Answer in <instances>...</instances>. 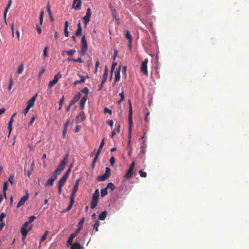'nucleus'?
<instances>
[{"instance_id": "4d7b16f0", "label": "nucleus", "mask_w": 249, "mask_h": 249, "mask_svg": "<svg viewBox=\"0 0 249 249\" xmlns=\"http://www.w3.org/2000/svg\"><path fill=\"white\" fill-rule=\"evenodd\" d=\"M119 95L121 97V99H120V100L118 101V103L120 104V103H121V102H122V101H123L124 99V91H123L121 93H119Z\"/></svg>"}, {"instance_id": "774afa93", "label": "nucleus", "mask_w": 249, "mask_h": 249, "mask_svg": "<svg viewBox=\"0 0 249 249\" xmlns=\"http://www.w3.org/2000/svg\"><path fill=\"white\" fill-rule=\"evenodd\" d=\"M80 129H81V126L80 125H77L74 128V132H78Z\"/></svg>"}, {"instance_id": "c03bdc74", "label": "nucleus", "mask_w": 249, "mask_h": 249, "mask_svg": "<svg viewBox=\"0 0 249 249\" xmlns=\"http://www.w3.org/2000/svg\"><path fill=\"white\" fill-rule=\"evenodd\" d=\"M53 185V180L52 179V177L46 180L45 183V185Z\"/></svg>"}, {"instance_id": "4be33fe9", "label": "nucleus", "mask_w": 249, "mask_h": 249, "mask_svg": "<svg viewBox=\"0 0 249 249\" xmlns=\"http://www.w3.org/2000/svg\"><path fill=\"white\" fill-rule=\"evenodd\" d=\"M76 235H77V232H74V233H71V234L69 236V238L67 240V242L69 244H70V245H71V244L73 242V239H74V237H75V236H76Z\"/></svg>"}, {"instance_id": "f03ea898", "label": "nucleus", "mask_w": 249, "mask_h": 249, "mask_svg": "<svg viewBox=\"0 0 249 249\" xmlns=\"http://www.w3.org/2000/svg\"><path fill=\"white\" fill-rule=\"evenodd\" d=\"M88 49L87 40L85 36H83L81 39V54L85 56Z\"/></svg>"}, {"instance_id": "c9c22d12", "label": "nucleus", "mask_w": 249, "mask_h": 249, "mask_svg": "<svg viewBox=\"0 0 249 249\" xmlns=\"http://www.w3.org/2000/svg\"><path fill=\"white\" fill-rule=\"evenodd\" d=\"M93 195L94 196L97 203L98 202V199H99V196H100V194H99V189H96L95 190V192L94 193H93Z\"/></svg>"}, {"instance_id": "69168bd1", "label": "nucleus", "mask_w": 249, "mask_h": 249, "mask_svg": "<svg viewBox=\"0 0 249 249\" xmlns=\"http://www.w3.org/2000/svg\"><path fill=\"white\" fill-rule=\"evenodd\" d=\"M29 106H28V104L27 103V106L25 108H24V109H23V113L24 115V116H25V115L27 114V112H28L29 111Z\"/></svg>"}, {"instance_id": "72a5a7b5", "label": "nucleus", "mask_w": 249, "mask_h": 249, "mask_svg": "<svg viewBox=\"0 0 249 249\" xmlns=\"http://www.w3.org/2000/svg\"><path fill=\"white\" fill-rule=\"evenodd\" d=\"M59 181L60 184H61L62 187H63V185H64V184L65 183V182L66 181L65 174H64L63 175V176H62V177L60 179H59Z\"/></svg>"}, {"instance_id": "0e129e2a", "label": "nucleus", "mask_w": 249, "mask_h": 249, "mask_svg": "<svg viewBox=\"0 0 249 249\" xmlns=\"http://www.w3.org/2000/svg\"><path fill=\"white\" fill-rule=\"evenodd\" d=\"M110 162L111 166H114L115 162V159L114 156H111L110 159Z\"/></svg>"}, {"instance_id": "680f3d73", "label": "nucleus", "mask_w": 249, "mask_h": 249, "mask_svg": "<svg viewBox=\"0 0 249 249\" xmlns=\"http://www.w3.org/2000/svg\"><path fill=\"white\" fill-rule=\"evenodd\" d=\"M62 186L59 181V182L58 184V192L60 195V194L62 193Z\"/></svg>"}, {"instance_id": "f8f14e48", "label": "nucleus", "mask_w": 249, "mask_h": 249, "mask_svg": "<svg viewBox=\"0 0 249 249\" xmlns=\"http://www.w3.org/2000/svg\"><path fill=\"white\" fill-rule=\"evenodd\" d=\"M29 198V195L28 193H26L25 196H23L21 197L19 201H18V204H17V207H20L21 205H23L24 204H25L26 201Z\"/></svg>"}, {"instance_id": "5fc2aeb1", "label": "nucleus", "mask_w": 249, "mask_h": 249, "mask_svg": "<svg viewBox=\"0 0 249 249\" xmlns=\"http://www.w3.org/2000/svg\"><path fill=\"white\" fill-rule=\"evenodd\" d=\"M71 173V169L70 168V167H69L68 169L65 172V178H66V180H67V178L70 176V174Z\"/></svg>"}, {"instance_id": "c85d7f7f", "label": "nucleus", "mask_w": 249, "mask_h": 249, "mask_svg": "<svg viewBox=\"0 0 249 249\" xmlns=\"http://www.w3.org/2000/svg\"><path fill=\"white\" fill-rule=\"evenodd\" d=\"M125 36L126 37V38L128 40V42H132V37L129 31H128V30H125Z\"/></svg>"}, {"instance_id": "c756f323", "label": "nucleus", "mask_w": 249, "mask_h": 249, "mask_svg": "<svg viewBox=\"0 0 249 249\" xmlns=\"http://www.w3.org/2000/svg\"><path fill=\"white\" fill-rule=\"evenodd\" d=\"M14 121V119L13 118H11V119L9 120L8 124V129L9 130V134H10L12 130V124Z\"/></svg>"}, {"instance_id": "09e8293b", "label": "nucleus", "mask_w": 249, "mask_h": 249, "mask_svg": "<svg viewBox=\"0 0 249 249\" xmlns=\"http://www.w3.org/2000/svg\"><path fill=\"white\" fill-rule=\"evenodd\" d=\"M108 188H110L111 190H114L116 187L115 185L112 183V182H108L107 183V189Z\"/></svg>"}, {"instance_id": "f3484780", "label": "nucleus", "mask_w": 249, "mask_h": 249, "mask_svg": "<svg viewBox=\"0 0 249 249\" xmlns=\"http://www.w3.org/2000/svg\"><path fill=\"white\" fill-rule=\"evenodd\" d=\"M78 75L80 77V80H76V81H74L73 83L74 86H76L78 84H81V83L85 82L86 80V77H85V76H80V73H78Z\"/></svg>"}, {"instance_id": "a211bd4d", "label": "nucleus", "mask_w": 249, "mask_h": 249, "mask_svg": "<svg viewBox=\"0 0 249 249\" xmlns=\"http://www.w3.org/2000/svg\"><path fill=\"white\" fill-rule=\"evenodd\" d=\"M85 217H83V218H82L80 220L79 222H78V228L77 229V230L76 231V235L77 234V232L78 231H80L81 230L82 228H83V224L85 222Z\"/></svg>"}, {"instance_id": "423d86ee", "label": "nucleus", "mask_w": 249, "mask_h": 249, "mask_svg": "<svg viewBox=\"0 0 249 249\" xmlns=\"http://www.w3.org/2000/svg\"><path fill=\"white\" fill-rule=\"evenodd\" d=\"M148 62V58H145V59L142 62L141 64V71L143 74L147 75L148 71L147 70V63Z\"/></svg>"}, {"instance_id": "79ce46f5", "label": "nucleus", "mask_w": 249, "mask_h": 249, "mask_svg": "<svg viewBox=\"0 0 249 249\" xmlns=\"http://www.w3.org/2000/svg\"><path fill=\"white\" fill-rule=\"evenodd\" d=\"M100 225V221L99 220H97L95 224L93 225V228L95 229L96 231H98L99 230V227Z\"/></svg>"}, {"instance_id": "39448f33", "label": "nucleus", "mask_w": 249, "mask_h": 249, "mask_svg": "<svg viewBox=\"0 0 249 249\" xmlns=\"http://www.w3.org/2000/svg\"><path fill=\"white\" fill-rule=\"evenodd\" d=\"M110 175L111 170L110 168H109V167H106L105 173L102 175H100L98 176L97 179L99 181H103V180H105V179H107V178H109Z\"/></svg>"}, {"instance_id": "1a4fd4ad", "label": "nucleus", "mask_w": 249, "mask_h": 249, "mask_svg": "<svg viewBox=\"0 0 249 249\" xmlns=\"http://www.w3.org/2000/svg\"><path fill=\"white\" fill-rule=\"evenodd\" d=\"M62 75L60 73V72H58L57 74H55L54 76V78L52 81H50L48 84V87H50V88H51V87H53V85H55L57 82L58 81V79L59 78L61 77Z\"/></svg>"}, {"instance_id": "6e6552de", "label": "nucleus", "mask_w": 249, "mask_h": 249, "mask_svg": "<svg viewBox=\"0 0 249 249\" xmlns=\"http://www.w3.org/2000/svg\"><path fill=\"white\" fill-rule=\"evenodd\" d=\"M108 72V70L107 67H106V68L105 69L104 73L103 75V79L102 80L101 83H100V84L99 86V88H98V91L101 90V89H103V84H104L105 81H106L107 79Z\"/></svg>"}, {"instance_id": "4468645a", "label": "nucleus", "mask_w": 249, "mask_h": 249, "mask_svg": "<svg viewBox=\"0 0 249 249\" xmlns=\"http://www.w3.org/2000/svg\"><path fill=\"white\" fill-rule=\"evenodd\" d=\"M37 97V94H36L35 95L33 96V97H32L29 100H28V106L29 110L31 108V107H32L34 106Z\"/></svg>"}, {"instance_id": "393cba45", "label": "nucleus", "mask_w": 249, "mask_h": 249, "mask_svg": "<svg viewBox=\"0 0 249 249\" xmlns=\"http://www.w3.org/2000/svg\"><path fill=\"white\" fill-rule=\"evenodd\" d=\"M76 51L73 49V50H70V51H64L62 53L63 54H64L66 53L68 56H73V54L75 53Z\"/></svg>"}, {"instance_id": "2f4dec72", "label": "nucleus", "mask_w": 249, "mask_h": 249, "mask_svg": "<svg viewBox=\"0 0 249 249\" xmlns=\"http://www.w3.org/2000/svg\"><path fill=\"white\" fill-rule=\"evenodd\" d=\"M34 165V161H33L32 163H31V167L30 168V169H28L27 171V175L28 177V178H30L31 174H32V172L33 171V166Z\"/></svg>"}, {"instance_id": "8fccbe9b", "label": "nucleus", "mask_w": 249, "mask_h": 249, "mask_svg": "<svg viewBox=\"0 0 249 249\" xmlns=\"http://www.w3.org/2000/svg\"><path fill=\"white\" fill-rule=\"evenodd\" d=\"M139 174L141 178H146L147 177V173H146V172H143L142 171V170H140Z\"/></svg>"}, {"instance_id": "dca6fc26", "label": "nucleus", "mask_w": 249, "mask_h": 249, "mask_svg": "<svg viewBox=\"0 0 249 249\" xmlns=\"http://www.w3.org/2000/svg\"><path fill=\"white\" fill-rule=\"evenodd\" d=\"M87 99H88V96H86V95H85L83 97L81 98V99L80 100L79 105H80V107L82 110H83V109L85 108V106L86 102L87 101Z\"/></svg>"}, {"instance_id": "bf43d9fd", "label": "nucleus", "mask_w": 249, "mask_h": 249, "mask_svg": "<svg viewBox=\"0 0 249 249\" xmlns=\"http://www.w3.org/2000/svg\"><path fill=\"white\" fill-rule=\"evenodd\" d=\"M131 133H130V132H129V135H128V148H131Z\"/></svg>"}, {"instance_id": "37998d69", "label": "nucleus", "mask_w": 249, "mask_h": 249, "mask_svg": "<svg viewBox=\"0 0 249 249\" xmlns=\"http://www.w3.org/2000/svg\"><path fill=\"white\" fill-rule=\"evenodd\" d=\"M48 232H49L48 231H45V232L44 233V234L42 235V236L40 238V242H43V241H44V240H45V239L46 238V236H47V235L48 234Z\"/></svg>"}, {"instance_id": "338daca9", "label": "nucleus", "mask_w": 249, "mask_h": 249, "mask_svg": "<svg viewBox=\"0 0 249 249\" xmlns=\"http://www.w3.org/2000/svg\"><path fill=\"white\" fill-rule=\"evenodd\" d=\"M107 124H109L110 126L112 127L114 124V122L113 120H112V119H109L107 121Z\"/></svg>"}, {"instance_id": "13d9d810", "label": "nucleus", "mask_w": 249, "mask_h": 249, "mask_svg": "<svg viewBox=\"0 0 249 249\" xmlns=\"http://www.w3.org/2000/svg\"><path fill=\"white\" fill-rule=\"evenodd\" d=\"M99 65H100V62L99 61V60H97L95 62V71H94L95 73H97V72L98 71V67H99Z\"/></svg>"}, {"instance_id": "aec40b11", "label": "nucleus", "mask_w": 249, "mask_h": 249, "mask_svg": "<svg viewBox=\"0 0 249 249\" xmlns=\"http://www.w3.org/2000/svg\"><path fill=\"white\" fill-rule=\"evenodd\" d=\"M47 11H48V14H49V16L50 17L51 21H53L54 18H53V16L52 11L51 10V6H50L49 3H48V4L47 5Z\"/></svg>"}, {"instance_id": "f257e3e1", "label": "nucleus", "mask_w": 249, "mask_h": 249, "mask_svg": "<svg viewBox=\"0 0 249 249\" xmlns=\"http://www.w3.org/2000/svg\"><path fill=\"white\" fill-rule=\"evenodd\" d=\"M36 216H30L28 218V221L25 222L20 228V232L22 234V240H24L27 236L28 232L31 230L33 227V224H30L31 222H33L36 219Z\"/></svg>"}, {"instance_id": "5701e85b", "label": "nucleus", "mask_w": 249, "mask_h": 249, "mask_svg": "<svg viewBox=\"0 0 249 249\" xmlns=\"http://www.w3.org/2000/svg\"><path fill=\"white\" fill-rule=\"evenodd\" d=\"M107 213H108L107 211H103V212H102L99 216V219L105 220V218H106V217H107Z\"/></svg>"}, {"instance_id": "4c0bfd02", "label": "nucleus", "mask_w": 249, "mask_h": 249, "mask_svg": "<svg viewBox=\"0 0 249 249\" xmlns=\"http://www.w3.org/2000/svg\"><path fill=\"white\" fill-rule=\"evenodd\" d=\"M44 18V10L40 11V14L39 16V22L40 24L42 25Z\"/></svg>"}, {"instance_id": "6e6d98bb", "label": "nucleus", "mask_w": 249, "mask_h": 249, "mask_svg": "<svg viewBox=\"0 0 249 249\" xmlns=\"http://www.w3.org/2000/svg\"><path fill=\"white\" fill-rule=\"evenodd\" d=\"M116 63H113L111 67V78L112 77L113 72L115 68V66H116Z\"/></svg>"}, {"instance_id": "e433bc0d", "label": "nucleus", "mask_w": 249, "mask_h": 249, "mask_svg": "<svg viewBox=\"0 0 249 249\" xmlns=\"http://www.w3.org/2000/svg\"><path fill=\"white\" fill-rule=\"evenodd\" d=\"M24 68V64L23 63H22L19 67H18L17 69V72L18 74H21L22 73V71H23Z\"/></svg>"}, {"instance_id": "ddd939ff", "label": "nucleus", "mask_w": 249, "mask_h": 249, "mask_svg": "<svg viewBox=\"0 0 249 249\" xmlns=\"http://www.w3.org/2000/svg\"><path fill=\"white\" fill-rule=\"evenodd\" d=\"M120 71L121 67H119L118 69H117L115 72V78L113 82V85H115L116 83L117 82V81H119L120 79Z\"/></svg>"}, {"instance_id": "3c124183", "label": "nucleus", "mask_w": 249, "mask_h": 249, "mask_svg": "<svg viewBox=\"0 0 249 249\" xmlns=\"http://www.w3.org/2000/svg\"><path fill=\"white\" fill-rule=\"evenodd\" d=\"M8 180L9 182L13 185L14 183V175H10Z\"/></svg>"}, {"instance_id": "603ef678", "label": "nucleus", "mask_w": 249, "mask_h": 249, "mask_svg": "<svg viewBox=\"0 0 249 249\" xmlns=\"http://www.w3.org/2000/svg\"><path fill=\"white\" fill-rule=\"evenodd\" d=\"M48 46H45L44 49V51H43V56L44 57H47V56H48V53H47V50H48Z\"/></svg>"}, {"instance_id": "9b49d317", "label": "nucleus", "mask_w": 249, "mask_h": 249, "mask_svg": "<svg viewBox=\"0 0 249 249\" xmlns=\"http://www.w3.org/2000/svg\"><path fill=\"white\" fill-rule=\"evenodd\" d=\"M134 167L135 163L134 162H132L124 176L125 178H131V177L133 176V171L134 170Z\"/></svg>"}, {"instance_id": "473e14b6", "label": "nucleus", "mask_w": 249, "mask_h": 249, "mask_svg": "<svg viewBox=\"0 0 249 249\" xmlns=\"http://www.w3.org/2000/svg\"><path fill=\"white\" fill-rule=\"evenodd\" d=\"M64 99H65V96L64 95H63L62 98H61L60 100H59V108H58V109L59 110H61V109H62V107L63 106V104H64Z\"/></svg>"}, {"instance_id": "f704fd0d", "label": "nucleus", "mask_w": 249, "mask_h": 249, "mask_svg": "<svg viewBox=\"0 0 249 249\" xmlns=\"http://www.w3.org/2000/svg\"><path fill=\"white\" fill-rule=\"evenodd\" d=\"M68 61H69V62H71V61H72V62H83V59H82L81 58H68Z\"/></svg>"}, {"instance_id": "6ab92c4d", "label": "nucleus", "mask_w": 249, "mask_h": 249, "mask_svg": "<svg viewBox=\"0 0 249 249\" xmlns=\"http://www.w3.org/2000/svg\"><path fill=\"white\" fill-rule=\"evenodd\" d=\"M81 97V94H80V92L77 93L71 100V104H72V105H73V104H75V103L77 102V101L79 100Z\"/></svg>"}, {"instance_id": "052dcab7", "label": "nucleus", "mask_w": 249, "mask_h": 249, "mask_svg": "<svg viewBox=\"0 0 249 249\" xmlns=\"http://www.w3.org/2000/svg\"><path fill=\"white\" fill-rule=\"evenodd\" d=\"M105 143V138H103L99 145L100 152H101L102 149L103 148V146L104 145Z\"/></svg>"}, {"instance_id": "a19ab883", "label": "nucleus", "mask_w": 249, "mask_h": 249, "mask_svg": "<svg viewBox=\"0 0 249 249\" xmlns=\"http://www.w3.org/2000/svg\"><path fill=\"white\" fill-rule=\"evenodd\" d=\"M9 10V7L8 6V4H7V6L6 7V8L4 10V11L3 18H4L5 22H6L7 14V12Z\"/></svg>"}, {"instance_id": "bb28decb", "label": "nucleus", "mask_w": 249, "mask_h": 249, "mask_svg": "<svg viewBox=\"0 0 249 249\" xmlns=\"http://www.w3.org/2000/svg\"><path fill=\"white\" fill-rule=\"evenodd\" d=\"M58 170H57V169L56 168V169H55V170L53 172V174L52 175V179H53V183H54V180H55V179H57V177H58Z\"/></svg>"}, {"instance_id": "0eeeda50", "label": "nucleus", "mask_w": 249, "mask_h": 249, "mask_svg": "<svg viewBox=\"0 0 249 249\" xmlns=\"http://www.w3.org/2000/svg\"><path fill=\"white\" fill-rule=\"evenodd\" d=\"M91 15L92 14L90 8H88L86 15L83 17L84 20L85 26H87L88 23L90 21Z\"/></svg>"}, {"instance_id": "49530a36", "label": "nucleus", "mask_w": 249, "mask_h": 249, "mask_svg": "<svg viewBox=\"0 0 249 249\" xmlns=\"http://www.w3.org/2000/svg\"><path fill=\"white\" fill-rule=\"evenodd\" d=\"M82 34V28H77L76 30L75 35L76 36H81Z\"/></svg>"}, {"instance_id": "58836bf2", "label": "nucleus", "mask_w": 249, "mask_h": 249, "mask_svg": "<svg viewBox=\"0 0 249 249\" xmlns=\"http://www.w3.org/2000/svg\"><path fill=\"white\" fill-rule=\"evenodd\" d=\"M9 10V7L8 6V4H7V6L6 7V8L4 10V11L3 18H4L5 22H6L7 14V12Z\"/></svg>"}, {"instance_id": "20e7f679", "label": "nucleus", "mask_w": 249, "mask_h": 249, "mask_svg": "<svg viewBox=\"0 0 249 249\" xmlns=\"http://www.w3.org/2000/svg\"><path fill=\"white\" fill-rule=\"evenodd\" d=\"M129 114H128V121H129V132L131 133V128L133 125V108L132 107L130 100L129 101Z\"/></svg>"}, {"instance_id": "864d4df0", "label": "nucleus", "mask_w": 249, "mask_h": 249, "mask_svg": "<svg viewBox=\"0 0 249 249\" xmlns=\"http://www.w3.org/2000/svg\"><path fill=\"white\" fill-rule=\"evenodd\" d=\"M71 173V169L70 168V167H69L68 169L65 172V178H66V180H67V178L70 176V174Z\"/></svg>"}, {"instance_id": "412c9836", "label": "nucleus", "mask_w": 249, "mask_h": 249, "mask_svg": "<svg viewBox=\"0 0 249 249\" xmlns=\"http://www.w3.org/2000/svg\"><path fill=\"white\" fill-rule=\"evenodd\" d=\"M97 204L98 203L96 199H95L94 196L92 195V201L90 203V208L91 209H94V208H95L96 206H97Z\"/></svg>"}, {"instance_id": "de8ad7c7", "label": "nucleus", "mask_w": 249, "mask_h": 249, "mask_svg": "<svg viewBox=\"0 0 249 249\" xmlns=\"http://www.w3.org/2000/svg\"><path fill=\"white\" fill-rule=\"evenodd\" d=\"M81 92L84 93L86 96H88V94L89 92V88H87V87H86V88H83V89L81 90Z\"/></svg>"}, {"instance_id": "b1692460", "label": "nucleus", "mask_w": 249, "mask_h": 249, "mask_svg": "<svg viewBox=\"0 0 249 249\" xmlns=\"http://www.w3.org/2000/svg\"><path fill=\"white\" fill-rule=\"evenodd\" d=\"M83 247L80 245L79 242H74L71 247V249H83Z\"/></svg>"}, {"instance_id": "a878e982", "label": "nucleus", "mask_w": 249, "mask_h": 249, "mask_svg": "<svg viewBox=\"0 0 249 249\" xmlns=\"http://www.w3.org/2000/svg\"><path fill=\"white\" fill-rule=\"evenodd\" d=\"M74 204V200L72 199V196H70V203L66 208V210L68 211H69V210H71V209H72L73 205Z\"/></svg>"}, {"instance_id": "ea45409f", "label": "nucleus", "mask_w": 249, "mask_h": 249, "mask_svg": "<svg viewBox=\"0 0 249 249\" xmlns=\"http://www.w3.org/2000/svg\"><path fill=\"white\" fill-rule=\"evenodd\" d=\"M9 10V7L8 6V4H7V6L6 7V8L4 10V11L3 18H4L5 22H6L7 14V12Z\"/></svg>"}, {"instance_id": "a18cd8bd", "label": "nucleus", "mask_w": 249, "mask_h": 249, "mask_svg": "<svg viewBox=\"0 0 249 249\" xmlns=\"http://www.w3.org/2000/svg\"><path fill=\"white\" fill-rule=\"evenodd\" d=\"M13 86V80L12 77H10L9 84L8 85V89L10 90Z\"/></svg>"}, {"instance_id": "7c9ffc66", "label": "nucleus", "mask_w": 249, "mask_h": 249, "mask_svg": "<svg viewBox=\"0 0 249 249\" xmlns=\"http://www.w3.org/2000/svg\"><path fill=\"white\" fill-rule=\"evenodd\" d=\"M8 187V182H4L3 185V195L5 197H6V191L7 190V189Z\"/></svg>"}, {"instance_id": "7ed1b4c3", "label": "nucleus", "mask_w": 249, "mask_h": 249, "mask_svg": "<svg viewBox=\"0 0 249 249\" xmlns=\"http://www.w3.org/2000/svg\"><path fill=\"white\" fill-rule=\"evenodd\" d=\"M68 156L69 154H67L65 156H64V158L62 159V161H61L59 165L57 167L58 175L60 174L65 168L66 164L68 162Z\"/></svg>"}, {"instance_id": "cd10ccee", "label": "nucleus", "mask_w": 249, "mask_h": 249, "mask_svg": "<svg viewBox=\"0 0 249 249\" xmlns=\"http://www.w3.org/2000/svg\"><path fill=\"white\" fill-rule=\"evenodd\" d=\"M107 185L106 187H105L104 188H103L101 190V195L102 197H104V196H107L108 194L107 192Z\"/></svg>"}, {"instance_id": "9d476101", "label": "nucleus", "mask_w": 249, "mask_h": 249, "mask_svg": "<svg viewBox=\"0 0 249 249\" xmlns=\"http://www.w3.org/2000/svg\"><path fill=\"white\" fill-rule=\"evenodd\" d=\"M80 181V178L76 179L75 184H74V187H73V189L71 195V196H72V199H73V200H74V202L75 201V194H76V192L77 191L78 189L79 188Z\"/></svg>"}, {"instance_id": "e2e57ef3", "label": "nucleus", "mask_w": 249, "mask_h": 249, "mask_svg": "<svg viewBox=\"0 0 249 249\" xmlns=\"http://www.w3.org/2000/svg\"><path fill=\"white\" fill-rule=\"evenodd\" d=\"M112 112V111L111 110V109H109V108H107V107H106L104 108V113H109V114H111Z\"/></svg>"}, {"instance_id": "2eb2a0df", "label": "nucleus", "mask_w": 249, "mask_h": 249, "mask_svg": "<svg viewBox=\"0 0 249 249\" xmlns=\"http://www.w3.org/2000/svg\"><path fill=\"white\" fill-rule=\"evenodd\" d=\"M82 1L81 0H74L72 7L75 10H80L81 8Z\"/></svg>"}]
</instances>
